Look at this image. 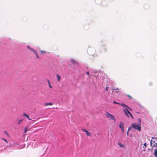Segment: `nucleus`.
Segmentation results:
<instances>
[{"instance_id": "f257e3e1", "label": "nucleus", "mask_w": 157, "mask_h": 157, "mask_svg": "<svg viewBox=\"0 0 157 157\" xmlns=\"http://www.w3.org/2000/svg\"><path fill=\"white\" fill-rule=\"evenodd\" d=\"M141 125L136 123H132L131 124V127L135 129L140 131L141 130Z\"/></svg>"}, {"instance_id": "f03ea898", "label": "nucleus", "mask_w": 157, "mask_h": 157, "mask_svg": "<svg viewBox=\"0 0 157 157\" xmlns=\"http://www.w3.org/2000/svg\"><path fill=\"white\" fill-rule=\"evenodd\" d=\"M106 116L109 120H112L114 122H116V119L114 116L107 112L106 113Z\"/></svg>"}, {"instance_id": "7ed1b4c3", "label": "nucleus", "mask_w": 157, "mask_h": 157, "mask_svg": "<svg viewBox=\"0 0 157 157\" xmlns=\"http://www.w3.org/2000/svg\"><path fill=\"white\" fill-rule=\"evenodd\" d=\"M123 111L124 112V114L128 117H129L128 114H129L133 118V117L132 116L131 114L127 109H124L123 110Z\"/></svg>"}, {"instance_id": "20e7f679", "label": "nucleus", "mask_w": 157, "mask_h": 157, "mask_svg": "<svg viewBox=\"0 0 157 157\" xmlns=\"http://www.w3.org/2000/svg\"><path fill=\"white\" fill-rule=\"evenodd\" d=\"M27 48L29 49L31 51H33L34 52V53L35 54V55H36L37 58L38 59L39 58V57L38 56L35 50H34L32 48H31L29 46H27Z\"/></svg>"}, {"instance_id": "39448f33", "label": "nucleus", "mask_w": 157, "mask_h": 157, "mask_svg": "<svg viewBox=\"0 0 157 157\" xmlns=\"http://www.w3.org/2000/svg\"><path fill=\"white\" fill-rule=\"evenodd\" d=\"M124 123L122 122H120L119 125V128L121 129H123L124 128Z\"/></svg>"}, {"instance_id": "423d86ee", "label": "nucleus", "mask_w": 157, "mask_h": 157, "mask_svg": "<svg viewBox=\"0 0 157 157\" xmlns=\"http://www.w3.org/2000/svg\"><path fill=\"white\" fill-rule=\"evenodd\" d=\"M82 130L86 132L87 136H90V133L87 130L85 129H82Z\"/></svg>"}, {"instance_id": "0eeeda50", "label": "nucleus", "mask_w": 157, "mask_h": 157, "mask_svg": "<svg viewBox=\"0 0 157 157\" xmlns=\"http://www.w3.org/2000/svg\"><path fill=\"white\" fill-rule=\"evenodd\" d=\"M121 105L122 107H127L130 110H131V109L129 107H128L127 105H125L124 103H122L121 104H120Z\"/></svg>"}, {"instance_id": "6e6552de", "label": "nucleus", "mask_w": 157, "mask_h": 157, "mask_svg": "<svg viewBox=\"0 0 157 157\" xmlns=\"http://www.w3.org/2000/svg\"><path fill=\"white\" fill-rule=\"evenodd\" d=\"M56 76L57 77V79L58 81H59L61 78L60 76L58 75V74L56 75Z\"/></svg>"}, {"instance_id": "1a4fd4ad", "label": "nucleus", "mask_w": 157, "mask_h": 157, "mask_svg": "<svg viewBox=\"0 0 157 157\" xmlns=\"http://www.w3.org/2000/svg\"><path fill=\"white\" fill-rule=\"evenodd\" d=\"M154 155L155 157H157V150L155 149V150Z\"/></svg>"}, {"instance_id": "9d476101", "label": "nucleus", "mask_w": 157, "mask_h": 157, "mask_svg": "<svg viewBox=\"0 0 157 157\" xmlns=\"http://www.w3.org/2000/svg\"><path fill=\"white\" fill-rule=\"evenodd\" d=\"M118 144L120 147H124V144H121L120 143H118Z\"/></svg>"}, {"instance_id": "9b49d317", "label": "nucleus", "mask_w": 157, "mask_h": 157, "mask_svg": "<svg viewBox=\"0 0 157 157\" xmlns=\"http://www.w3.org/2000/svg\"><path fill=\"white\" fill-rule=\"evenodd\" d=\"M71 61L72 63H73L76 64L77 63L75 60L72 59H71Z\"/></svg>"}, {"instance_id": "f8f14e48", "label": "nucleus", "mask_w": 157, "mask_h": 157, "mask_svg": "<svg viewBox=\"0 0 157 157\" xmlns=\"http://www.w3.org/2000/svg\"><path fill=\"white\" fill-rule=\"evenodd\" d=\"M45 105H52V104L51 103H46L44 104Z\"/></svg>"}, {"instance_id": "ddd939ff", "label": "nucleus", "mask_w": 157, "mask_h": 157, "mask_svg": "<svg viewBox=\"0 0 157 157\" xmlns=\"http://www.w3.org/2000/svg\"><path fill=\"white\" fill-rule=\"evenodd\" d=\"M47 81H48V83L49 84V87L50 88H52V87L50 85V81H49V80L48 79Z\"/></svg>"}, {"instance_id": "4468645a", "label": "nucleus", "mask_w": 157, "mask_h": 157, "mask_svg": "<svg viewBox=\"0 0 157 157\" xmlns=\"http://www.w3.org/2000/svg\"><path fill=\"white\" fill-rule=\"evenodd\" d=\"M28 130V128L25 127L24 128V132L25 133Z\"/></svg>"}, {"instance_id": "2eb2a0df", "label": "nucleus", "mask_w": 157, "mask_h": 157, "mask_svg": "<svg viewBox=\"0 0 157 157\" xmlns=\"http://www.w3.org/2000/svg\"><path fill=\"white\" fill-rule=\"evenodd\" d=\"M23 119H21L19 121H18V124H20L21 122L23 121Z\"/></svg>"}, {"instance_id": "dca6fc26", "label": "nucleus", "mask_w": 157, "mask_h": 157, "mask_svg": "<svg viewBox=\"0 0 157 157\" xmlns=\"http://www.w3.org/2000/svg\"><path fill=\"white\" fill-rule=\"evenodd\" d=\"M138 121H139V123L138 124H140V125H141V120L140 118L138 119Z\"/></svg>"}, {"instance_id": "f3484780", "label": "nucleus", "mask_w": 157, "mask_h": 157, "mask_svg": "<svg viewBox=\"0 0 157 157\" xmlns=\"http://www.w3.org/2000/svg\"><path fill=\"white\" fill-rule=\"evenodd\" d=\"M153 147H157V143H155L153 145Z\"/></svg>"}, {"instance_id": "a211bd4d", "label": "nucleus", "mask_w": 157, "mask_h": 157, "mask_svg": "<svg viewBox=\"0 0 157 157\" xmlns=\"http://www.w3.org/2000/svg\"><path fill=\"white\" fill-rule=\"evenodd\" d=\"M27 115H28L27 114H26V113H23V116H25V117H26V116H27Z\"/></svg>"}, {"instance_id": "6ab92c4d", "label": "nucleus", "mask_w": 157, "mask_h": 157, "mask_svg": "<svg viewBox=\"0 0 157 157\" xmlns=\"http://www.w3.org/2000/svg\"><path fill=\"white\" fill-rule=\"evenodd\" d=\"M86 74L88 75L89 76L90 75V72L89 71H87L86 72Z\"/></svg>"}, {"instance_id": "aec40b11", "label": "nucleus", "mask_w": 157, "mask_h": 157, "mask_svg": "<svg viewBox=\"0 0 157 157\" xmlns=\"http://www.w3.org/2000/svg\"><path fill=\"white\" fill-rule=\"evenodd\" d=\"M113 103H114V104H119H119H120V103H117V102H116L115 101H113Z\"/></svg>"}, {"instance_id": "412c9836", "label": "nucleus", "mask_w": 157, "mask_h": 157, "mask_svg": "<svg viewBox=\"0 0 157 157\" xmlns=\"http://www.w3.org/2000/svg\"><path fill=\"white\" fill-rule=\"evenodd\" d=\"M122 130V133H124V128H123V129H121Z\"/></svg>"}, {"instance_id": "4be33fe9", "label": "nucleus", "mask_w": 157, "mask_h": 157, "mask_svg": "<svg viewBox=\"0 0 157 157\" xmlns=\"http://www.w3.org/2000/svg\"><path fill=\"white\" fill-rule=\"evenodd\" d=\"M4 133L5 134H6L8 136V134L7 133V132H6V131H5L4 132Z\"/></svg>"}, {"instance_id": "5701e85b", "label": "nucleus", "mask_w": 157, "mask_h": 157, "mask_svg": "<svg viewBox=\"0 0 157 157\" xmlns=\"http://www.w3.org/2000/svg\"><path fill=\"white\" fill-rule=\"evenodd\" d=\"M40 52L41 53H45V51H43V50H42L40 51Z\"/></svg>"}, {"instance_id": "b1692460", "label": "nucleus", "mask_w": 157, "mask_h": 157, "mask_svg": "<svg viewBox=\"0 0 157 157\" xmlns=\"http://www.w3.org/2000/svg\"><path fill=\"white\" fill-rule=\"evenodd\" d=\"M2 139L4 141H5L6 143H7V141L4 138H2Z\"/></svg>"}, {"instance_id": "393cba45", "label": "nucleus", "mask_w": 157, "mask_h": 157, "mask_svg": "<svg viewBox=\"0 0 157 157\" xmlns=\"http://www.w3.org/2000/svg\"><path fill=\"white\" fill-rule=\"evenodd\" d=\"M144 146L145 147H146L147 146V144L146 143H145L144 144Z\"/></svg>"}, {"instance_id": "a878e982", "label": "nucleus", "mask_w": 157, "mask_h": 157, "mask_svg": "<svg viewBox=\"0 0 157 157\" xmlns=\"http://www.w3.org/2000/svg\"><path fill=\"white\" fill-rule=\"evenodd\" d=\"M108 86H106V88H105V91H107L108 90Z\"/></svg>"}, {"instance_id": "bb28decb", "label": "nucleus", "mask_w": 157, "mask_h": 157, "mask_svg": "<svg viewBox=\"0 0 157 157\" xmlns=\"http://www.w3.org/2000/svg\"><path fill=\"white\" fill-rule=\"evenodd\" d=\"M130 128H131V127H129L128 128V131H130Z\"/></svg>"}, {"instance_id": "cd10ccee", "label": "nucleus", "mask_w": 157, "mask_h": 157, "mask_svg": "<svg viewBox=\"0 0 157 157\" xmlns=\"http://www.w3.org/2000/svg\"><path fill=\"white\" fill-rule=\"evenodd\" d=\"M128 97H130L131 99L132 98V97H131L129 95H128Z\"/></svg>"}, {"instance_id": "c85d7f7f", "label": "nucleus", "mask_w": 157, "mask_h": 157, "mask_svg": "<svg viewBox=\"0 0 157 157\" xmlns=\"http://www.w3.org/2000/svg\"><path fill=\"white\" fill-rule=\"evenodd\" d=\"M28 120H31V119H30L29 118V117H28Z\"/></svg>"}, {"instance_id": "c756f323", "label": "nucleus", "mask_w": 157, "mask_h": 157, "mask_svg": "<svg viewBox=\"0 0 157 157\" xmlns=\"http://www.w3.org/2000/svg\"><path fill=\"white\" fill-rule=\"evenodd\" d=\"M128 131L127 132V135H128Z\"/></svg>"}, {"instance_id": "7c9ffc66", "label": "nucleus", "mask_w": 157, "mask_h": 157, "mask_svg": "<svg viewBox=\"0 0 157 157\" xmlns=\"http://www.w3.org/2000/svg\"><path fill=\"white\" fill-rule=\"evenodd\" d=\"M116 90V89H113H113H112V90Z\"/></svg>"}, {"instance_id": "2f4dec72", "label": "nucleus", "mask_w": 157, "mask_h": 157, "mask_svg": "<svg viewBox=\"0 0 157 157\" xmlns=\"http://www.w3.org/2000/svg\"><path fill=\"white\" fill-rule=\"evenodd\" d=\"M29 117V116L28 115L26 117L28 118V117Z\"/></svg>"}, {"instance_id": "473e14b6", "label": "nucleus", "mask_w": 157, "mask_h": 157, "mask_svg": "<svg viewBox=\"0 0 157 157\" xmlns=\"http://www.w3.org/2000/svg\"><path fill=\"white\" fill-rule=\"evenodd\" d=\"M155 138L154 137H152V139H155Z\"/></svg>"}, {"instance_id": "72a5a7b5", "label": "nucleus", "mask_w": 157, "mask_h": 157, "mask_svg": "<svg viewBox=\"0 0 157 157\" xmlns=\"http://www.w3.org/2000/svg\"><path fill=\"white\" fill-rule=\"evenodd\" d=\"M151 142H152V141H151V143H151Z\"/></svg>"}]
</instances>
